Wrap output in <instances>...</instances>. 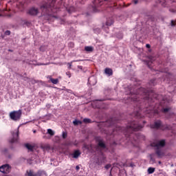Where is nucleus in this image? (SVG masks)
I'll use <instances>...</instances> for the list:
<instances>
[{"instance_id":"nucleus-44","label":"nucleus","mask_w":176,"mask_h":176,"mask_svg":"<svg viewBox=\"0 0 176 176\" xmlns=\"http://www.w3.org/2000/svg\"><path fill=\"white\" fill-rule=\"evenodd\" d=\"M145 123H146V122H145V121H143V124H145Z\"/></svg>"},{"instance_id":"nucleus-35","label":"nucleus","mask_w":176,"mask_h":176,"mask_svg":"<svg viewBox=\"0 0 176 176\" xmlns=\"http://www.w3.org/2000/svg\"><path fill=\"white\" fill-rule=\"evenodd\" d=\"M6 35H10V31L9 30H7L6 32H5Z\"/></svg>"},{"instance_id":"nucleus-43","label":"nucleus","mask_w":176,"mask_h":176,"mask_svg":"<svg viewBox=\"0 0 176 176\" xmlns=\"http://www.w3.org/2000/svg\"><path fill=\"white\" fill-rule=\"evenodd\" d=\"M158 163H159V164H162V162H160V161H159Z\"/></svg>"},{"instance_id":"nucleus-6","label":"nucleus","mask_w":176,"mask_h":176,"mask_svg":"<svg viewBox=\"0 0 176 176\" xmlns=\"http://www.w3.org/2000/svg\"><path fill=\"white\" fill-rule=\"evenodd\" d=\"M11 134L12 138L10 140V143L14 144V142H17V140H19V129H15L14 131H11Z\"/></svg>"},{"instance_id":"nucleus-30","label":"nucleus","mask_w":176,"mask_h":176,"mask_svg":"<svg viewBox=\"0 0 176 176\" xmlns=\"http://www.w3.org/2000/svg\"><path fill=\"white\" fill-rule=\"evenodd\" d=\"M74 10H75V8H74V7H71L69 9H67L68 13H72V12H74Z\"/></svg>"},{"instance_id":"nucleus-10","label":"nucleus","mask_w":176,"mask_h":176,"mask_svg":"<svg viewBox=\"0 0 176 176\" xmlns=\"http://www.w3.org/2000/svg\"><path fill=\"white\" fill-rule=\"evenodd\" d=\"M28 13L30 16H36L39 13V10L35 7H32L28 10Z\"/></svg>"},{"instance_id":"nucleus-24","label":"nucleus","mask_w":176,"mask_h":176,"mask_svg":"<svg viewBox=\"0 0 176 176\" xmlns=\"http://www.w3.org/2000/svg\"><path fill=\"white\" fill-rule=\"evenodd\" d=\"M155 168L150 167L148 168V174H153L155 173Z\"/></svg>"},{"instance_id":"nucleus-4","label":"nucleus","mask_w":176,"mask_h":176,"mask_svg":"<svg viewBox=\"0 0 176 176\" xmlns=\"http://www.w3.org/2000/svg\"><path fill=\"white\" fill-rule=\"evenodd\" d=\"M96 145L95 146L96 152H101L104 149H107V144L105 141L101 137L98 136L96 138Z\"/></svg>"},{"instance_id":"nucleus-15","label":"nucleus","mask_w":176,"mask_h":176,"mask_svg":"<svg viewBox=\"0 0 176 176\" xmlns=\"http://www.w3.org/2000/svg\"><path fill=\"white\" fill-rule=\"evenodd\" d=\"M155 151L156 155L158 156V157H163L164 156V153L160 150V148H156Z\"/></svg>"},{"instance_id":"nucleus-18","label":"nucleus","mask_w":176,"mask_h":176,"mask_svg":"<svg viewBox=\"0 0 176 176\" xmlns=\"http://www.w3.org/2000/svg\"><path fill=\"white\" fill-rule=\"evenodd\" d=\"M108 1H109V0H94V5H96V3L98 2L99 5H98V6H101V5H102V2H108Z\"/></svg>"},{"instance_id":"nucleus-32","label":"nucleus","mask_w":176,"mask_h":176,"mask_svg":"<svg viewBox=\"0 0 176 176\" xmlns=\"http://www.w3.org/2000/svg\"><path fill=\"white\" fill-rule=\"evenodd\" d=\"M169 12H170L171 13H175L176 10L174 8H170Z\"/></svg>"},{"instance_id":"nucleus-3","label":"nucleus","mask_w":176,"mask_h":176,"mask_svg":"<svg viewBox=\"0 0 176 176\" xmlns=\"http://www.w3.org/2000/svg\"><path fill=\"white\" fill-rule=\"evenodd\" d=\"M53 8H54V1L53 0H50L41 6V9L44 14H50V12H53Z\"/></svg>"},{"instance_id":"nucleus-33","label":"nucleus","mask_w":176,"mask_h":176,"mask_svg":"<svg viewBox=\"0 0 176 176\" xmlns=\"http://www.w3.org/2000/svg\"><path fill=\"white\" fill-rule=\"evenodd\" d=\"M105 168H106V170H108V169L111 168V164H107L105 166Z\"/></svg>"},{"instance_id":"nucleus-17","label":"nucleus","mask_w":176,"mask_h":176,"mask_svg":"<svg viewBox=\"0 0 176 176\" xmlns=\"http://www.w3.org/2000/svg\"><path fill=\"white\" fill-rule=\"evenodd\" d=\"M80 156V151L79 150L75 151L73 153V157L78 159Z\"/></svg>"},{"instance_id":"nucleus-39","label":"nucleus","mask_w":176,"mask_h":176,"mask_svg":"<svg viewBox=\"0 0 176 176\" xmlns=\"http://www.w3.org/2000/svg\"><path fill=\"white\" fill-rule=\"evenodd\" d=\"M133 2L135 5H137V3H138V0H134Z\"/></svg>"},{"instance_id":"nucleus-21","label":"nucleus","mask_w":176,"mask_h":176,"mask_svg":"<svg viewBox=\"0 0 176 176\" xmlns=\"http://www.w3.org/2000/svg\"><path fill=\"white\" fill-rule=\"evenodd\" d=\"M50 80L52 83H53V85H57V83H58V78H52V76H50Z\"/></svg>"},{"instance_id":"nucleus-25","label":"nucleus","mask_w":176,"mask_h":176,"mask_svg":"<svg viewBox=\"0 0 176 176\" xmlns=\"http://www.w3.org/2000/svg\"><path fill=\"white\" fill-rule=\"evenodd\" d=\"M150 162H151L152 164H153L154 163H155L156 160H155V157H153V155H150Z\"/></svg>"},{"instance_id":"nucleus-12","label":"nucleus","mask_w":176,"mask_h":176,"mask_svg":"<svg viewBox=\"0 0 176 176\" xmlns=\"http://www.w3.org/2000/svg\"><path fill=\"white\" fill-rule=\"evenodd\" d=\"M151 21H157L158 20H163V16L161 15H153L150 17Z\"/></svg>"},{"instance_id":"nucleus-40","label":"nucleus","mask_w":176,"mask_h":176,"mask_svg":"<svg viewBox=\"0 0 176 176\" xmlns=\"http://www.w3.org/2000/svg\"><path fill=\"white\" fill-rule=\"evenodd\" d=\"M152 112H154V113H159L158 111H152Z\"/></svg>"},{"instance_id":"nucleus-46","label":"nucleus","mask_w":176,"mask_h":176,"mask_svg":"<svg viewBox=\"0 0 176 176\" xmlns=\"http://www.w3.org/2000/svg\"><path fill=\"white\" fill-rule=\"evenodd\" d=\"M39 65H43V64H39Z\"/></svg>"},{"instance_id":"nucleus-34","label":"nucleus","mask_w":176,"mask_h":176,"mask_svg":"<svg viewBox=\"0 0 176 176\" xmlns=\"http://www.w3.org/2000/svg\"><path fill=\"white\" fill-rule=\"evenodd\" d=\"M66 75L68 76V78H71V72H66Z\"/></svg>"},{"instance_id":"nucleus-27","label":"nucleus","mask_w":176,"mask_h":176,"mask_svg":"<svg viewBox=\"0 0 176 176\" xmlns=\"http://www.w3.org/2000/svg\"><path fill=\"white\" fill-rule=\"evenodd\" d=\"M47 133L50 134V135H54V132L51 129H47Z\"/></svg>"},{"instance_id":"nucleus-28","label":"nucleus","mask_w":176,"mask_h":176,"mask_svg":"<svg viewBox=\"0 0 176 176\" xmlns=\"http://www.w3.org/2000/svg\"><path fill=\"white\" fill-rule=\"evenodd\" d=\"M83 122L84 123H91V120L89 118H84Z\"/></svg>"},{"instance_id":"nucleus-11","label":"nucleus","mask_w":176,"mask_h":176,"mask_svg":"<svg viewBox=\"0 0 176 176\" xmlns=\"http://www.w3.org/2000/svg\"><path fill=\"white\" fill-rule=\"evenodd\" d=\"M160 126H162V121L158 120L155 122L154 124L150 125L151 129H160Z\"/></svg>"},{"instance_id":"nucleus-41","label":"nucleus","mask_w":176,"mask_h":176,"mask_svg":"<svg viewBox=\"0 0 176 176\" xmlns=\"http://www.w3.org/2000/svg\"><path fill=\"white\" fill-rule=\"evenodd\" d=\"M68 65H69V68H71V67H72V64L71 63H68Z\"/></svg>"},{"instance_id":"nucleus-26","label":"nucleus","mask_w":176,"mask_h":176,"mask_svg":"<svg viewBox=\"0 0 176 176\" xmlns=\"http://www.w3.org/2000/svg\"><path fill=\"white\" fill-rule=\"evenodd\" d=\"M73 124H74V126H78V124H82V122L76 120L73 122Z\"/></svg>"},{"instance_id":"nucleus-9","label":"nucleus","mask_w":176,"mask_h":176,"mask_svg":"<svg viewBox=\"0 0 176 176\" xmlns=\"http://www.w3.org/2000/svg\"><path fill=\"white\" fill-rule=\"evenodd\" d=\"M28 176H42L45 175V172L42 170H38V173H34L32 170H27Z\"/></svg>"},{"instance_id":"nucleus-22","label":"nucleus","mask_w":176,"mask_h":176,"mask_svg":"<svg viewBox=\"0 0 176 176\" xmlns=\"http://www.w3.org/2000/svg\"><path fill=\"white\" fill-rule=\"evenodd\" d=\"M85 52H93L94 50V48L91 46H86L85 47Z\"/></svg>"},{"instance_id":"nucleus-37","label":"nucleus","mask_w":176,"mask_h":176,"mask_svg":"<svg viewBox=\"0 0 176 176\" xmlns=\"http://www.w3.org/2000/svg\"><path fill=\"white\" fill-rule=\"evenodd\" d=\"M171 25H172V26L175 25V21H171Z\"/></svg>"},{"instance_id":"nucleus-45","label":"nucleus","mask_w":176,"mask_h":176,"mask_svg":"<svg viewBox=\"0 0 176 176\" xmlns=\"http://www.w3.org/2000/svg\"><path fill=\"white\" fill-rule=\"evenodd\" d=\"M88 82H90V78H89Z\"/></svg>"},{"instance_id":"nucleus-1","label":"nucleus","mask_w":176,"mask_h":176,"mask_svg":"<svg viewBox=\"0 0 176 176\" xmlns=\"http://www.w3.org/2000/svg\"><path fill=\"white\" fill-rule=\"evenodd\" d=\"M104 124L107 127H113V126H116V128L113 129V131L110 133L111 135H115L118 131H121V133H124L126 137L128 138L131 137V135L130 134H131L133 131H140V130L144 127L140 122L135 120L129 122L126 128L119 126L116 125V121L113 118L107 120Z\"/></svg>"},{"instance_id":"nucleus-16","label":"nucleus","mask_w":176,"mask_h":176,"mask_svg":"<svg viewBox=\"0 0 176 176\" xmlns=\"http://www.w3.org/2000/svg\"><path fill=\"white\" fill-rule=\"evenodd\" d=\"M113 24V18H109L106 22V25L107 27H111Z\"/></svg>"},{"instance_id":"nucleus-38","label":"nucleus","mask_w":176,"mask_h":176,"mask_svg":"<svg viewBox=\"0 0 176 176\" xmlns=\"http://www.w3.org/2000/svg\"><path fill=\"white\" fill-rule=\"evenodd\" d=\"M146 47H147V49H151V45L146 44Z\"/></svg>"},{"instance_id":"nucleus-8","label":"nucleus","mask_w":176,"mask_h":176,"mask_svg":"<svg viewBox=\"0 0 176 176\" xmlns=\"http://www.w3.org/2000/svg\"><path fill=\"white\" fill-rule=\"evenodd\" d=\"M11 170H12V167H10L9 164H4L0 166V171L3 174H9Z\"/></svg>"},{"instance_id":"nucleus-36","label":"nucleus","mask_w":176,"mask_h":176,"mask_svg":"<svg viewBox=\"0 0 176 176\" xmlns=\"http://www.w3.org/2000/svg\"><path fill=\"white\" fill-rule=\"evenodd\" d=\"M76 170L77 171H79V170H80V167H79V166H76Z\"/></svg>"},{"instance_id":"nucleus-7","label":"nucleus","mask_w":176,"mask_h":176,"mask_svg":"<svg viewBox=\"0 0 176 176\" xmlns=\"http://www.w3.org/2000/svg\"><path fill=\"white\" fill-rule=\"evenodd\" d=\"M166 145V140H160L157 142H153L151 143V146H153L154 148H156L157 149H159L160 148H163Z\"/></svg>"},{"instance_id":"nucleus-47","label":"nucleus","mask_w":176,"mask_h":176,"mask_svg":"<svg viewBox=\"0 0 176 176\" xmlns=\"http://www.w3.org/2000/svg\"><path fill=\"white\" fill-rule=\"evenodd\" d=\"M34 133H36V131H34Z\"/></svg>"},{"instance_id":"nucleus-13","label":"nucleus","mask_w":176,"mask_h":176,"mask_svg":"<svg viewBox=\"0 0 176 176\" xmlns=\"http://www.w3.org/2000/svg\"><path fill=\"white\" fill-rule=\"evenodd\" d=\"M104 74L107 75V76H112V75H113V70L109 67H107L104 69Z\"/></svg>"},{"instance_id":"nucleus-2","label":"nucleus","mask_w":176,"mask_h":176,"mask_svg":"<svg viewBox=\"0 0 176 176\" xmlns=\"http://www.w3.org/2000/svg\"><path fill=\"white\" fill-rule=\"evenodd\" d=\"M130 98L133 102L140 103L141 100L149 101L151 100V96H149V93H148V90L141 87L137 90L135 94L131 93Z\"/></svg>"},{"instance_id":"nucleus-42","label":"nucleus","mask_w":176,"mask_h":176,"mask_svg":"<svg viewBox=\"0 0 176 176\" xmlns=\"http://www.w3.org/2000/svg\"><path fill=\"white\" fill-rule=\"evenodd\" d=\"M153 82H155V80H151V83H153Z\"/></svg>"},{"instance_id":"nucleus-31","label":"nucleus","mask_w":176,"mask_h":176,"mask_svg":"<svg viewBox=\"0 0 176 176\" xmlns=\"http://www.w3.org/2000/svg\"><path fill=\"white\" fill-rule=\"evenodd\" d=\"M67 133L66 132H63V138L64 140H65V138H67Z\"/></svg>"},{"instance_id":"nucleus-14","label":"nucleus","mask_w":176,"mask_h":176,"mask_svg":"<svg viewBox=\"0 0 176 176\" xmlns=\"http://www.w3.org/2000/svg\"><path fill=\"white\" fill-rule=\"evenodd\" d=\"M140 110H141V109L139 108L138 111H136V112L133 113V116H134L135 119H141V118H142V116H141Z\"/></svg>"},{"instance_id":"nucleus-19","label":"nucleus","mask_w":176,"mask_h":176,"mask_svg":"<svg viewBox=\"0 0 176 176\" xmlns=\"http://www.w3.org/2000/svg\"><path fill=\"white\" fill-rule=\"evenodd\" d=\"M25 148H27V149H28V151H30V152H34V146L31 145L30 144H25Z\"/></svg>"},{"instance_id":"nucleus-29","label":"nucleus","mask_w":176,"mask_h":176,"mask_svg":"<svg viewBox=\"0 0 176 176\" xmlns=\"http://www.w3.org/2000/svg\"><path fill=\"white\" fill-rule=\"evenodd\" d=\"M169 111H170V109L168 108H165L162 109V112H163L164 113H167V112H168Z\"/></svg>"},{"instance_id":"nucleus-23","label":"nucleus","mask_w":176,"mask_h":176,"mask_svg":"<svg viewBox=\"0 0 176 176\" xmlns=\"http://www.w3.org/2000/svg\"><path fill=\"white\" fill-rule=\"evenodd\" d=\"M47 47L46 45H41L39 48L40 52H46Z\"/></svg>"},{"instance_id":"nucleus-5","label":"nucleus","mask_w":176,"mask_h":176,"mask_svg":"<svg viewBox=\"0 0 176 176\" xmlns=\"http://www.w3.org/2000/svg\"><path fill=\"white\" fill-rule=\"evenodd\" d=\"M10 118L12 120H20L21 118V110L12 111L10 113Z\"/></svg>"},{"instance_id":"nucleus-20","label":"nucleus","mask_w":176,"mask_h":176,"mask_svg":"<svg viewBox=\"0 0 176 176\" xmlns=\"http://www.w3.org/2000/svg\"><path fill=\"white\" fill-rule=\"evenodd\" d=\"M170 1L175 2V0H170ZM159 3H160V5H162V6H166L167 3V0H159Z\"/></svg>"}]
</instances>
